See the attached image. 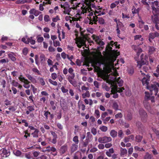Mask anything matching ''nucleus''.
<instances>
[{
	"label": "nucleus",
	"mask_w": 159,
	"mask_h": 159,
	"mask_svg": "<svg viewBox=\"0 0 159 159\" xmlns=\"http://www.w3.org/2000/svg\"><path fill=\"white\" fill-rule=\"evenodd\" d=\"M78 148V145L77 144L73 143L72 144L70 147V151L71 153L74 152L77 150Z\"/></svg>",
	"instance_id": "2eb2a0df"
},
{
	"label": "nucleus",
	"mask_w": 159,
	"mask_h": 159,
	"mask_svg": "<svg viewBox=\"0 0 159 159\" xmlns=\"http://www.w3.org/2000/svg\"><path fill=\"white\" fill-rule=\"evenodd\" d=\"M76 26L77 28H80L81 35L82 36H84V31L83 30V29L81 27H80V25L78 24H76Z\"/></svg>",
	"instance_id": "f704fd0d"
},
{
	"label": "nucleus",
	"mask_w": 159,
	"mask_h": 159,
	"mask_svg": "<svg viewBox=\"0 0 159 159\" xmlns=\"http://www.w3.org/2000/svg\"><path fill=\"white\" fill-rule=\"evenodd\" d=\"M151 19L153 22L155 24V26L156 29L159 30V19L157 15L152 16Z\"/></svg>",
	"instance_id": "9d476101"
},
{
	"label": "nucleus",
	"mask_w": 159,
	"mask_h": 159,
	"mask_svg": "<svg viewBox=\"0 0 159 159\" xmlns=\"http://www.w3.org/2000/svg\"><path fill=\"white\" fill-rule=\"evenodd\" d=\"M31 0H17L16 2V4H23L26 3H30L31 2Z\"/></svg>",
	"instance_id": "f3484780"
},
{
	"label": "nucleus",
	"mask_w": 159,
	"mask_h": 159,
	"mask_svg": "<svg viewBox=\"0 0 159 159\" xmlns=\"http://www.w3.org/2000/svg\"><path fill=\"white\" fill-rule=\"evenodd\" d=\"M153 75L157 78L159 77V64L157 66L156 70L153 73Z\"/></svg>",
	"instance_id": "412c9836"
},
{
	"label": "nucleus",
	"mask_w": 159,
	"mask_h": 159,
	"mask_svg": "<svg viewBox=\"0 0 159 159\" xmlns=\"http://www.w3.org/2000/svg\"><path fill=\"white\" fill-rule=\"evenodd\" d=\"M90 142V140L88 138H86L84 141L83 142V147H87L88 145V144Z\"/></svg>",
	"instance_id": "7c9ffc66"
},
{
	"label": "nucleus",
	"mask_w": 159,
	"mask_h": 159,
	"mask_svg": "<svg viewBox=\"0 0 159 159\" xmlns=\"http://www.w3.org/2000/svg\"><path fill=\"white\" fill-rule=\"evenodd\" d=\"M15 54L13 52L9 53L8 54V56L9 58H10L12 61H14L16 60V58L15 57Z\"/></svg>",
	"instance_id": "cd10ccee"
},
{
	"label": "nucleus",
	"mask_w": 159,
	"mask_h": 159,
	"mask_svg": "<svg viewBox=\"0 0 159 159\" xmlns=\"http://www.w3.org/2000/svg\"><path fill=\"white\" fill-rule=\"evenodd\" d=\"M140 10V8H138L136 9L135 8L134 6H133L131 10L132 13L134 14H137L138 15L139 14V12Z\"/></svg>",
	"instance_id": "6ab92c4d"
},
{
	"label": "nucleus",
	"mask_w": 159,
	"mask_h": 159,
	"mask_svg": "<svg viewBox=\"0 0 159 159\" xmlns=\"http://www.w3.org/2000/svg\"><path fill=\"white\" fill-rule=\"evenodd\" d=\"M120 155L121 156H124L127 153V150L125 148H120Z\"/></svg>",
	"instance_id": "c756f323"
},
{
	"label": "nucleus",
	"mask_w": 159,
	"mask_h": 159,
	"mask_svg": "<svg viewBox=\"0 0 159 159\" xmlns=\"http://www.w3.org/2000/svg\"><path fill=\"white\" fill-rule=\"evenodd\" d=\"M46 58L44 54H42L40 57V62L42 64H44L46 60Z\"/></svg>",
	"instance_id": "393cba45"
},
{
	"label": "nucleus",
	"mask_w": 159,
	"mask_h": 159,
	"mask_svg": "<svg viewBox=\"0 0 159 159\" xmlns=\"http://www.w3.org/2000/svg\"><path fill=\"white\" fill-rule=\"evenodd\" d=\"M49 82L54 85L57 86V83L56 81H53L51 79L49 80Z\"/></svg>",
	"instance_id": "0e129e2a"
},
{
	"label": "nucleus",
	"mask_w": 159,
	"mask_h": 159,
	"mask_svg": "<svg viewBox=\"0 0 159 159\" xmlns=\"http://www.w3.org/2000/svg\"><path fill=\"white\" fill-rule=\"evenodd\" d=\"M143 138L142 136L139 135H137L135 137L136 141L138 142H140Z\"/></svg>",
	"instance_id": "58836bf2"
},
{
	"label": "nucleus",
	"mask_w": 159,
	"mask_h": 159,
	"mask_svg": "<svg viewBox=\"0 0 159 159\" xmlns=\"http://www.w3.org/2000/svg\"><path fill=\"white\" fill-rule=\"evenodd\" d=\"M67 150V146L66 145H63L61 146L60 149V153L62 154L64 153Z\"/></svg>",
	"instance_id": "a878e982"
},
{
	"label": "nucleus",
	"mask_w": 159,
	"mask_h": 159,
	"mask_svg": "<svg viewBox=\"0 0 159 159\" xmlns=\"http://www.w3.org/2000/svg\"><path fill=\"white\" fill-rule=\"evenodd\" d=\"M97 62L96 61L94 62V64L92 65V66L93 67L95 70L98 71L100 69L99 67L97 66Z\"/></svg>",
	"instance_id": "a19ab883"
},
{
	"label": "nucleus",
	"mask_w": 159,
	"mask_h": 159,
	"mask_svg": "<svg viewBox=\"0 0 159 159\" xmlns=\"http://www.w3.org/2000/svg\"><path fill=\"white\" fill-rule=\"evenodd\" d=\"M47 148H48L47 150L49 152L51 151L53 152H54L56 151V148L54 147H50V146H49L47 147Z\"/></svg>",
	"instance_id": "c03bdc74"
},
{
	"label": "nucleus",
	"mask_w": 159,
	"mask_h": 159,
	"mask_svg": "<svg viewBox=\"0 0 159 159\" xmlns=\"http://www.w3.org/2000/svg\"><path fill=\"white\" fill-rule=\"evenodd\" d=\"M18 82L16 81L15 80H12L11 83V84L13 86L16 87L18 86Z\"/></svg>",
	"instance_id": "4d7b16f0"
},
{
	"label": "nucleus",
	"mask_w": 159,
	"mask_h": 159,
	"mask_svg": "<svg viewBox=\"0 0 159 159\" xmlns=\"http://www.w3.org/2000/svg\"><path fill=\"white\" fill-rule=\"evenodd\" d=\"M75 77L73 76H68V77L67 79L69 82L71 84H73L74 81H73L72 80L74 79Z\"/></svg>",
	"instance_id": "79ce46f5"
},
{
	"label": "nucleus",
	"mask_w": 159,
	"mask_h": 159,
	"mask_svg": "<svg viewBox=\"0 0 159 159\" xmlns=\"http://www.w3.org/2000/svg\"><path fill=\"white\" fill-rule=\"evenodd\" d=\"M50 104L52 107V109L53 110H55L56 109V105H55V102L53 101H51L50 102Z\"/></svg>",
	"instance_id": "4c0bfd02"
},
{
	"label": "nucleus",
	"mask_w": 159,
	"mask_h": 159,
	"mask_svg": "<svg viewBox=\"0 0 159 159\" xmlns=\"http://www.w3.org/2000/svg\"><path fill=\"white\" fill-rule=\"evenodd\" d=\"M44 115L45 117V119L47 120L48 119V115L49 114H50V112H49L48 111H44Z\"/></svg>",
	"instance_id": "09e8293b"
},
{
	"label": "nucleus",
	"mask_w": 159,
	"mask_h": 159,
	"mask_svg": "<svg viewBox=\"0 0 159 159\" xmlns=\"http://www.w3.org/2000/svg\"><path fill=\"white\" fill-rule=\"evenodd\" d=\"M78 106L79 108L81 109L82 111H84L85 110V106L82 103H80L79 102L78 103Z\"/></svg>",
	"instance_id": "e433bc0d"
},
{
	"label": "nucleus",
	"mask_w": 159,
	"mask_h": 159,
	"mask_svg": "<svg viewBox=\"0 0 159 159\" xmlns=\"http://www.w3.org/2000/svg\"><path fill=\"white\" fill-rule=\"evenodd\" d=\"M153 2H151L152 4V6H153L155 5L157 7H159L158 6L159 2L157 0H155Z\"/></svg>",
	"instance_id": "bf43d9fd"
},
{
	"label": "nucleus",
	"mask_w": 159,
	"mask_h": 159,
	"mask_svg": "<svg viewBox=\"0 0 159 159\" xmlns=\"http://www.w3.org/2000/svg\"><path fill=\"white\" fill-rule=\"evenodd\" d=\"M53 46L54 47H57V46H60V43L59 41L57 40L53 41Z\"/></svg>",
	"instance_id": "603ef678"
},
{
	"label": "nucleus",
	"mask_w": 159,
	"mask_h": 159,
	"mask_svg": "<svg viewBox=\"0 0 159 159\" xmlns=\"http://www.w3.org/2000/svg\"><path fill=\"white\" fill-rule=\"evenodd\" d=\"M95 41L98 44L101 46H102L104 45V43L103 41L99 40L98 39H96Z\"/></svg>",
	"instance_id": "8fccbe9b"
},
{
	"label": "nucleus",
	"mask_w": 159,
	"mask_h": 159,
	"mask_svg": "<svg viewBox=\"0 0 159 159\" xmlns=\"http://www.w3.org/2000/svg\"><path fill=\"white\" fill-rule=\"evenodd\" d=\"M14 153L15 155L17 156H19L21 154V152L19 150H17L14 152Z\"/></svg>",
	"instance_id": "864d4df0"
},
{
	"label": "nucleus",
	"mask_w": 159,
	"mask_h": 159,
	"mask_svg": "<svg viewBox=\"0 0 159 159\" xmlns=\"http://www.w3.org/2000/svg\"><path fill=\"white\" fill-rule=\"evenodd\" d=\"M112 107L115 110H119V106L116 102H115L113 103Z\"/></svg>",
	"instance_id": "49530a36"
},
{
	"label": "nucleus",
	"mask_w": 159,
	"mask_h": 159,
	"mask_svg": "<svg viewBox=\"0 0 159 159\" xmlns=\"http://www.w3.org/2000/svg\"><path fill=\"white\" fill-rule=\"evenodd\" d=\"M73 141L76 144H78L79 141L78 139V137L77 136H74L73 139Z\"/></svg>",
	"instance_id": "37998d69"
},
{
	"label": "nucleus",
	"mask_w": 159,
	"mask_h": 159,
	"mask_svg": "<svg viewBox=\"0 0 159 159\" xmlns=\"http://www.w3.org/2000/svg\"><path fill=\"white\" fill-rule=\"evenodd\" d=\"M32 71L34 73H37V74L38 75H39L40 74V73L39 71L37 68H33L32 69Z\"/></svg>",
	"instance_id": "052dcab7"
},
{
	"label": "nucleus",
	"mask_w": 159,
	"mask_h": 159,
	"mask_svg": "<svg viewBox=\"0 0 159 159\" xmlns=\"http://www.w3.org/2000/svg\"><path fill=\"white\" fill-rule=\"evenodd\" d=\"M115 81L118 84L119 86L121 87L122 86L123 81L120 79V77H119L118 79H116L115 78Z\"/></svg>",
	"instance_id": "bb28decb"
},
{
	"label": "nucleus",
	"mask_w": 159,
	"mask_h": 159,
	"mask_svg": "<svg viewBox=\"0 0 159 159\" xmlns=\"http://www.w3.org/2000/svg\"><path fill=\"white\" fill-rule=\"evenodd\" d=\"M117 132L114 129L111 130L110 132V135L113 138H115L117 136Z\"/></svg>",
	"instance_id": "c85d7f7f"
},
{
	"label": "nucleus",
	"mask_w": 159,
	"mask_h": 159,
	"mask_svg": "<svg viewBox=\"0 0 159 159\" xmlns=\"http://www.w3.org/2000/svg\"><path fill=\"white\" fill-rule=\"evenodd\" d=\"M110 45L108 44L106 48V50L109 52H115V50H112V48L111 47H110Z\"/></svg>",
	"instance_id": "c9c22d12"
},
{
	"label": "nucleus",
	"mask_w": 159,
	"mask_h": 159,
	"mask_svg": "<svg viewBox=\"0 0 159 159\" xmlns=\"http://www.w3.org/2000/svg\"><path fill=\"white\" fill-rule=\"evenodd\" d=\"M94 113L96 115V118H98L100 117V112L98 110H96L95 111Z\"/></svg>",
	"instance_id": "680f3d73"
},
{
	"label": "nucleus",
	"mask_w": 159,
	"mask_h": 159,
	"mask_svg": "<svg viewBox=\"0 0 159 159\" xmlns=\"http://www.w3.org/2000/svg\"><path fill=\"white\" fill-rule=\"evenodd\" d=\"M28 52V49L27 48H25L23 50V53L24 55H26Z\"/></svg>",
	"instance_id": "338daca9"
},
{
	"label": "nucleus",
	"mask_w": 159,
	"mask_h": 159,
	"mask_svg": "<svg viewBox=\"0 0 159 159\" xmlns=\"http://www.w3.org/2000/svg\"><path fill=\"white\" fill-rule=\"evenodd\" d=\"M136 126L139 129H142L143 127V125L141 122L140 121H137L136 123Z\"/></svg>",
	"instance_id": "de8ad7c7"
},
{
	"label": "nucleus",
	"mask_w": 159,
	"mask_h": 159,
	"mask_svg": "<svg viewBox=\"0 0 159 159\" xmlns=\"http://www.w3.org/2000/svg\"><path fill=\"white\" fill-rule=\"evenodd\" d=\"M33 37H31L27 39L26 44H29L30 43L32 45H34L35 43V40L33 39Z\"/></svg>",
	"instance_id": "5701e85b"
},
{
	"label": "nucleus",
	"mask_w": 159,
	"mask_h": 159,
	"mask_svg": "<svg viewBox=\"0 0 159 159\" xmlns=\"http://www.w3.org/2000/svg\"><path fill=\"white\" fill-rule=\"evenodd\" d=\"M74 70L72 68H70L68 70V71L70 75H68V76H73L75 77V73H74Z\"/></svg>",
	"instance_id": "2f4dec72"
},
{
	"label": "nucleus",
	"mask_w": 159,
	"mask_h": 159,
	"mask_svg": "<svg viewBox=\"0 0 159 159\" xmlns=\"http://www.w3.org/2000/svg\"><path fill=\"white\" fill-rule=\"evenodd\" d=\"M82 96L83 98L86 97L89 98L90 96V94L89 91H86L85 93L82 94Z\"/></svg>",
	"instance_id": "473e14b6"
},
{
	"label": "nucleus",
	"mask_w": 159,
	"mask_h": 159,
	"mask_svg": "<svg viewBox=\"0 0 159 159\" xmlns=\"http://www.w3.org/2000/svg\"><path fill=\"white\" fill-rule=\"evenodd\" d=\"M122 114L120 112L117 114L115 116V118L116 119H117L118 118H121L122 117Z\"/></svg>",
	"instance_id": "e2e57ef3"
},
{
	"label": "nucleus",
	"mask_w": 159,
	"mask_h": 159,
	"mask_svg": "<svg viewBox=\"0 0 159 159\" xmlns=\"http://www.w3.org/2000/svg\"><path fill=\"white\" fill-rule=\"evenodd\" d=\"M39 81L42 85L43 86L45 84V82L44 81L43 79L42 78H39Z\"/></svg>",
	"instance_id": "69168bd1"
},
{
	"label": "nucleus",
	"mask_w": 159,
	"mask_h": 159,
	"mask_svg": "<svg viewBox=\"0 0 159 159\" xmlns=\"http://www.w3.org/2000/svg\"><path fill=\"white\" fill-rule=\"evenodd\" d=\"M98 140V142L100 143H106L111 141L112 139L110 137L104 136L103 137H99Z\"/></svg>",
	"instance_id": "6e6552de"
},
{
	"label": "nucleus",
	"mask_w": 159,
	"mask_h": 159,
	"mask_svg": "<svg viewBox=\"0 0 159 159\" xmlns=\"http://www.w3.org/2000/svg\"><path fill=\"white\" fill-rule=\"evenodd\" d=\"M39 132V130L38 129H36L33 132L31 133V134L33 136V138H38Z\"/></svg>",
	"instance_id": "b1692460"
},
{
	"label": "nucleus",
	"mask_w": 159,
	"mask_h": 159,
	"mask_svg": "<svg viewBox=\"0 0 159 159\" xmlns=\"http://www.w3.org/2000/svg\"><path fill=\"white\" fill-rule=\"evenodd\" d=\"M144 159H154L153 156L152 154L148 152H146L144 156Z\"/></svg>",
	"instance_id": "a211bd4d"
},
{
	"label": "nucleus",
	"mask_w": 159,
	"mask_h": 159,
	"mask_svg": "<svg viewBox=\"0 0 159 159\" xmlns=\"http://www.w3.org/2000/svg\"><path fill=\"white\" fill-rule=\"evenodd\" d=\"M101 130L103 132H106L107 130V127L105 126H102L100 128Z\"/></svg>",
	"instance_id": "6e6d98bb"
},
{
	"label": "nucleus",
	"mask_w": 159,
	"mask_h": 159,
	"mask_svg": "<svg viewBox=\"0 0 159 159\" xmlns=\"http://www.w3.org/2000/svg\"><path fill=\"white\" fill-rule=\"evenodd\" d=\"M159 35V34L157 32H155L153 33H149L148 35V37L152 39H153L155 37H158Z\"/></svg>",
	"instance_id": "4468645a"
},
{
	"label": "nucleus",
	"mask_w": 159,
	"mask_h": 159,
	"mask_svg": "<svg viewBox=\"0 0 159 159\" xmlns=\"http://www.w3.org/2000/svg\"><path fill=\"white\" fill-rule=\"evenodd\" d=\"M94 57L95 58L98 60L100 59L102 57V56L101 52L99 51H97L96 52H95Z\"/></svg>",
	"instance_id": "dca6fc26"
},
{
	"label": "nucleus",
	"mask_w": 159,
	"mask_h": 159,
	"mask_svg": "<svg viewBox=\"0 0 159 159\" xmlns=\"http://www.w3.org/2000/svg\"><path fill=\"white\" fill-rule=\"evenodd\" d=\"M155 51V48L152 46H150L149 48V52L150 54L152 53Z\"/></svg>",
	"instance_id": "13d9d810"
},
{
	"label": "nucleus",
	"mask_w": 159,
	"mask_h": 159,
	"mask_svg": "<svg viewBox=\"0 0 159 159\" xmlns=\"http://www.w3.org/2000/svg\"><path fill=\"white\" fill-rule=\"evenodd\" d=\"M98 11L95 9L94 10L95 11H93L94 14L96 16H100L101 15H103L105 14V13L101 10H100L99 9H98Z\"/></svg>",
	"instance_id": "aec40b11"
},
{
	"label": "nucleus",
	"mask_w": 159,
	"mask_h": 159,
	"mask_svg": "<svg viewBox=\"0 0 159 159\" xmlns=\"http://www.w3.org/2000/svg\"><path fill=\"white\" fill-rule=\"evenodd\" d=\"M139 112L142 121L143 123H146L148 118V116L146 112L142 108H140L139 110Z\"/></svg>",
	"instance_id": "20e7f679"
},
{
	"label": "nucleus",
	"mask_w": 159,
	"mask_h": 159,
	"mask_svg": "<svg viewBox=\"0 0 159 159\" xmlns=\"http://www.w3.org/2000/svg\"><path fill=\"white\" fill-rule=\"evenodd\" d=\"M148 100H147L146 98H145V100L143 102V103L145 108L149 112V110L151 109V107L150 104L148 102Z\"/></svg>",
	"instance_id": "ddd939ff"
},
{
	"label": "nucleus",
	"mask_w": 159,
	"mask_h": 159,
	"mask_svg": "<svg viewBox=\"0 0 159 159\" xmlns=\"http://www.w3.org/2000/svg\"><path fill=\"white\" fill-rule=\"evenodd\" d=\"M128 73L130 75H132L134 73V70L133 68L131 67L127 69Z\"/></svg>",
	"instance_id": "a18cd8bd"
},
{
	"label": "nucleus",
	"mask_w": 159,
	"mask_h": 159,
	"mask_svg": "<svg viewBox=\"0 0 159 159\" xmlns=\"http://www.w3.org/2000/svg\"><path fill=\"white\" fill-rule=\"evenodd\" d=\"M145 93L146 94L145 98L147 100H148V101L150 100L151 102L152 103L155 102V97L154 96L150 97V95H151L149 94V92H145Z\"/></svg>",
	"instance_id": "f8f14e48"
},
{
	"label": "nucleus",
	"mask_w": 159,
	"mask_h": 159,
	"mask_svg": "<svg viewBox=\"0 0 159 159\" xmlns=\"http://www.w3.org/2000/svg\"><path fill=\"white\" fill-rule=\"evenodd\" d=\"M147 78L144 77L142 79V83L143 85L146 84L147 87L150 92L149 94L152 95H153L157 96L159 88V83H157L154 84H149L150 76L148 75H146Z\"/></svg>",
	"instance_id": "f257e3e1"
},
{
	"label": "nucleus",
	"mask_w": 159,
	"mask_h": 159,
	"mask_svg": "<svg viewBox=\"0 0 159 159\" xmlns=\"http://www.w3.org/2000/svg\"><path fill=\"white\" fill-rule=\"evenodd\" d=\"M141 61H137V66L139 68H141L143 65L146 64H148V61H147L148 57L147 56H144L143 54H142L140 56Z\"/></svg>",
	"instance_id": "39448f33"
},
{
	"label": "nucleus",
	"mask_w": 159,
	"mask_h": 159,
	"mask_svg": "<svg viewBox=\"0 0 159 159\" xmlns=\"http://www.w3.org/2000/svg\"><path fill=\"white\" fill-rule=\"evenodd\" d=\"M133 119V116L131 112H129L126 116V119L128 120H131Z\"/></svg>",
	"instance_id": "72a5a7b5"
},
{
	"label": "nucleus",
	"mask_w": 159,
	"mask_h": 159,
	"mask_svg": "<svg viewBox=\"0 0 159 159\" xmlns=\"http://www.w3.org/2000/svg\"><path fill=\"white\" fill-rule=\"evenodd\" d=\"M61 91L63 93H66L68 91V90L67 89H65L64 86H62L61 88Z\"/></svg>",
	"instance_id": "774afa93"
},
{
	"label": "nucleus",
	"mask_w": 159,
	"mask_h": 159,
	"mask_svg": "<svg viewBox=\"0 0 159 159\" xmlns=\"http://www.w3.org/2000/svg\"><path fill=\"white\" fill-rule=\"evenodd\" d=\"M18 78L20 81L24 83L23 86L25 88L28 89L30 87V82L23 77L22 75H20Z\"/></svg>",
	"instance_id": "423d86ee"
},
{
	"label": "nucleus",
	"mask_w": 159,
	"mask_h": 159,
	"mask_svg": "<svg viewBox=\"0 0 159 159\" xmlns=\"http://www.w3.org/2000/svg\"><path fill=\"white\" fill-rule=\"evenodd\" d=\"M0 152H1V155L2 157H7L9 156L10 154V151L8 150H7L5 148H2L0 150Z\"/></svg>",
	"instance_id": "9b49d317"
},
{
	"label": "nucleus",
	"mask_w": 159,
	"mask_h": 159,
	"mask_svg": "<svg viewBox=\"0 0 159 159\" xmlns=\"http://www.w3.org/2000/svg\"><path fill=\"white\" fill-rule=\"evenodd\" d=\"M108 115L107 113L106 112H103L101 115V119L102 120Z\"/></svg>",
	"instance_id": "5fc2aeb1"
},
{
	"label": "nucleus",
	"mask_w": 159,
	"mask_h": 159,
	"mask_svg": "<svg viewBox=\"0 0 159 159\" xmlns=\"http://www.w3.org/2000/svg\"><path fill=\"white\" fill-rule=\"evenodd\" d=\"M98 21L99 23L101 25L104 24L105 23V21L102 18H98L97 16H96V17H90L89 24L93 25L94 24L95 25H97Z\"/></svg>",
	"instance_id": "7ed1b4c3"
},
{
	"label": "nucleus",
	"mask_w": 159,
	"mask_h": 159,
	"mask_svg": "<svg viewBox=\"0 0 159 159\" xmlns=\"http://www.w3.org/2000/svg\"><path fill=\"white\" fill-rule=\"evenodd\" d=\"M148 70V67L146 66H144L143 67V70H140V72L141 73L142 75H145V74L143 73V71H145V72H147V71Z\"/></svg>",
	"instance_id": "ea45409f"
},
{
	"label": "nucleus",
	"mask_w": 159,
	"mask_h": 159,
	"mask_svg": "<svg viewBox=\"0 0 159 159\" xmlns=\"http://www.w3.org/2000/svg\"><path fill=\"white\" fill-rule=\"evenodd\" d=\"M61 8H63L64 9V11H63L64 13L68 15H70L69 13L71 11L72 8H70V6L67 2H65L63 5L61 4Z\"/></svg>",
	"instance_id": "0eeeda50"
},
{
	"label": "nucleus",
	"mask_w": 159,
	"mask_h": 159,
	"mask_svg": "<svg viewBox=\"0 0 159 159\" xmlns=\"http://www.w3.org/2000/svg\"><path fill=\"white\" fill-rule=\"evenodd\" d=\"M95 5L91 2L89 3H86L85 4V6L84 5H83L82 7H81V9L82 10V13L84 14V13H86L87 11L90 12L91 11H93L91 8H93L95 9Z\"/></svg>",
	"instance_id": "f03ea898"
},
{
	"label": "nucleus",
	"mask_w": 159,
	"mask_h": 159,
	"mask_svg": "<svg viewBox=\"0 0 159 159\" xmlns=\"http://www.w3.org/2000/svg\"><path fill=\"white\" fill-rule=\"evenodd\" d=\"M122 18L123 19H125V18L129 19V18H130V17L128 14H125L124 13H122Z\"/></svg>",
	"instance_id": "3c124183"
},
{
	"label": "nucleus",
	"mask_w": 159,
	"mask_h": 159,
	"mask_svg": "<svg viewBox=\"0 0 159 159\" xmlns=\"http://www.w3.org/2000/svg\"><path fill=\"white\" fill-rule=\"evenodd\" d=\"M86 40L83 38H80L76 39L75 43L77 47L81 48L82 46L85 45Z\"/></svg>",
	"instance_id": "1a4fd4ad"
},
{
	"label": "nucleus",
	"mask_w": 159,
	"mask_h": 159,
	"mask_svg": "<svg viewBox=\"0 0 159 159\" xmlns=\"http://www.w3.org/2000/svg\"><path fill=\"white\" fill-rule=\"evenodd\" d=\"M152 12L154 15H157L159 13V9L158 8H156L154 6H152Z\"/></svg>",
	"instance_id": "4be33fe9"
}]
</instances>
